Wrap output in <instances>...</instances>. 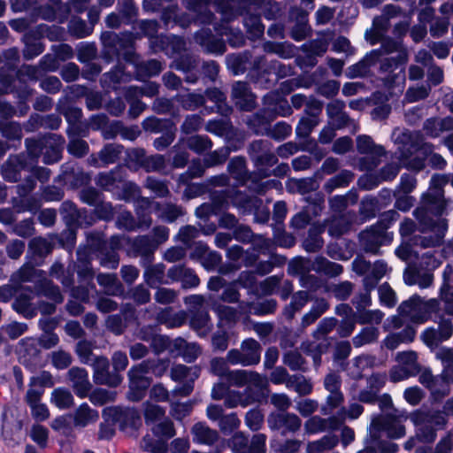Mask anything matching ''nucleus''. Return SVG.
Instances as JSON below:
<instances>
[{
    "label": "nucleus",
    "mask_w": 453,
    "mask_h": 453,
    "mask_svg": "<svg viewBox=\"0 0 453 453\" xmlns=\"http://www.w3.org/2000/svg\"><path fill=\"white\" fill-rule=\"evenodd\" d=\"M448 182L449 178L444 174L432 176L428 190L422 196L420 205L413 211L419 231L425 234L412 237L413 246L426 249L442 243L448 228L447 219L441 217L447 204L443 187Z\"/></svg>",
    "instance_id": "nucleus-1"
},
{
    "label": "nucleus",
    "mask_w": 453,
    "mask_h": 453,
    "mask_svg": "<svg viewBox=\"0 0 453 453\" xmlns=\"http://www.w3.org/2000/svg\"><path fill=\"white\" fill-rule=\"evenodd\" d=\"M136 37L132 32H123L115 35V57L118 64L115 65V82L120 80H129L131 75L125 73V66L120 64L123 58L126 62L133 64L137 75L148 78L158 75L164 69V63L157 59L139 61L134 51Z\"/></svg>",
    "instance_id": "nucleus-2"
},
{
    "label": "nucleus",
    "mask_w": 453,
    "mask_h": 453,
    "mask_svg": "<svg viewBox=\"0 0 453 453\" xmlns=\"http://www.w3.org/2000/svg\"><path fill=\"white\" fill-rule=\"evenodd\" d=\"M378 42L380 43V48L372 50L377 51V61L384 55L396 54L394 57L385 58L380 63V72L385 73L382 78L384 84L392 88L403 83L405 80L404 65L408 60V53L402 41L384 35Z\"/></svg>",
    "instance_id": "nucleus-3"
},
{
    "label": "nucleus",
    "mask_w": 453,
    "mask_h": 453,
    "mask_svg": "<svg viewBox=\"0 0 453 453\" xmlns=\"http://www.w3.org/2000/svg\"><path fill=\"white\" fill-rule=\"evenodd\" d=\"M391 137L397 146V158L403 167L415 172H419L425 168V158L418 156L413 157L418 151L419 144L422 142L421 131L395 128Z\"/></svg>",
    "instance_id": "nucleus-4"
},
{
    "label": "nucleus",
    "mask_w": 453,
    "mask_h": 453,
    "mask_svg": "<svg viewBox=\"0 0 453 453\" xmlns=\"http://www.w3.org/2000/svg\"><path fill=\"white\" fill-rule=\"evenodd\" d=\"M257 5L250 0H221L219 3V11L223 15V20L229 22L237 16H243V24L247 32L253 37L263 35L265 26L261 22L260 15L255 11Z\"/></svg>",
    "instance_id": "nucleus-5"
},
{
    "label": "nucleus",
    "mask_w": 453,
    "mask_h": 453,
    "mask_svg": "<svg viewBox=\"0 0 453 453\" xmlns=\"http://www.w3.org/2000/svg\"><path fill=\"white\" fill-rule=\"evenodd\" d=\"M247 154L252 162L255 171V179L268 178L267 167H273L278 163V157L273 151V143L265 139H257L250 142L247 146Z\"/></svg>",
    "instance_id": "nucleus-6"
},
{
    "label": "nucleus",
    "mask_w": 453,
    "mask_h": 453,
    "mask_svg": "<svg viewBox=\"0 0 453 453\" xmlns=\"http://www.w3.org/2000/svg\"><path fill=\"white\" fill-rule=\"evenodd\" d=\"M439 309V299L432 298L424 302L419 296L414 295L399 305L398 312L403 317H408L413 323L422 324L429 320L432 313L437 312Z\"/></svg>",
    "instance_id": "nucleus-7"
},
{
    "label": "nucleus",
    "mask_w": 453,
    "mask_h": 453,
    "mask_svg": "<svg viewBox=\"0 0 453 453\" xmlns=\"http://www.w3.org/2000/svg\"><path fill=\"white\" fill-rule=\"evenodd\" d=\"M184 303L188 306V315L190 327L199 335H206L212 329L213 325L205 298L201 295H191L184 298Z\"/></svg>",
    "instance_id": "nucleus-8"
},
{
    "label": "nucleus",
    "mask_w": 453,
    "mask_h": 453,
    "mask_svg": "<svg viewBox=\"0 0 453 453\" xmlns=\"http://www.w3.org/2000/svg\"><path fill=\"white\" fill-rule=\"evenodd\" d=\"M406 419L402 416L393 413L380 415L372 418L370 426V441L376 442L381 438V433H386L390 439H399L405 435L406 430L403 420Z\"/></svg>",
    "instance_id": "nucleus-9"
},
{
    "label": "nucleus",
    "mask_w": 453,
    "mask_h": 453,
    "mask_svg": "<svg viewBox=\"0 0 453 453\" xmlns=\"http://www.w3.org/2000/svg\"><path fill=\"white\" fill-rule=\"evenodd\" d=\"M262 350L263 347L258 341L247 338L241 342L240 348L227 351V359L231 365L256 366L261 361Z\"/></svg>",
    "instance_id": "nucleus-10"
},
{
    "label": "nucleus",
    "mask_w": 453,
    "mask_h": 453,
    "mask_svg": "<svg viewBox=\"0 0 453 453\" xmlns=\"http://www.w3.org/2000/svg\"><path fill=\"white\" fill-rule=\"evenodd\" d=\"M356 142L357 152L366 155V157H360L358 160V167L362 171H370L376 168L380 163V158L386 156L385 148L376 144L369 135H358Z\"/></svg>",
    "instance_id": "nucleus-11"
},
{
    "label": "nucleus",
    "mask_w": 453,
    "mask_h": 453,
    "mask_svg": "<svg viewBox=\"0 0 453 453\" xmlns=\"http://www.w3.org/2000/svg\"><path fill=\"white\" fill-rule=\"evenodd\" d=\"M387 272L388 265L385 261L377 260L374 262L372 273L363 279L364 291L358 293L352 299V303L357 311L372 304L371 292L377 287Z\"/></svg>",
    "instance_id": "nucleus-12"
},
{
    "label": "nucleus",
    "mask_w": 453,
    "mask_h": 453,
    "mask_svg": "<svg viewBox=\"0 0 453 453\" xmlns=\"http://www.w3.org/2000/svg\"><path fill=\"white\" fill-rule=\"evenodd\" d=\"M393 240L392 234L384 230V227L373 225L369 229L359 234V242L362 249L366 253L380 254V249L383 245L389 244Z\"/></svg>",
    "instance_id": "nucleus-13"
},
{
    "label": "nucleus",
    "mask_w": 453,
    "mask_h": 453,
    "mask_svg": "<svg viewBox=\"0 0 453 453\" xmlns=\"http://www.w3.org/2000/svg\"><path fill=\"white\" fill-rule=\"evenodd\" d=\"M453 334V323L450 318L439 317L438 328L428 327L420 335L422 342L431 349L449 340Z\"/></svg>",
    "instance_id": "nucleus-14"
},
{
    "label": "nucleus",
    "mask_w": 453,
    "mask_h": 453,
    "mask_svg": "<svg viewBox=\"0 0 453 453\" xmlns=\"http://www.w3.org/2000/svg\"><path fill=\"white\" fill-rule=\"evenodd\" d=\"M149 47L154 54L164 52L167 57L173 58L186 50V41L177 35H159L151 36Z\"/></svg>",
    "instance_id": "nucleus-15"
},
{
    "label": "nucleus",
    "mask_w": 453,
    "mask_h": 453,
    "mask_svg": "<svg viewBox=\"0 0 453 453\" xmlns=\"http://www.w3.org/2000/svg\"><path fill=\"white\" fill-rule=\"evenodd\" d=\"M184 75V81L196 84L200 79V58L191 53L180 54L170 65Z\"/></svg>",
    "instance_id": "nucleus-16"
},
{
    "label": "nucleus",
    "mask_w": 453,
    "mask_h": 453,
    "mask_svg": "<svg viewBox=\"0 0 453 453\" xmlns=\"http://www.w3.org/2000/svg\"><path fill=\"white\" fill-rule=\"evenodd\" d=\"M229 441L234 453H265L266 435L264 434H254L249 443L242 432H236Z\"/></svg>",
    "instance_id": "nucleus-17"
},
{
    "label": "nucleus",
    "mask_w": 453,
    "mask_h": 453,
    "mask_svg": "<svg viewBox=\"0 0 453 453\" xmlns=\"http://www.w3.org/2000/svg\"><path fill=\"white\" fill-rule=\"evenodd\" d=\"M270 429L280 431L282 435L295 434L300 430L301 418L295 413L288 411L272 412L267 418Z\"/></svg>",
    "instance_id": "nucleus-18"
},
{
    "label": "nucleus",
    "mask_w": 453,
    "mask_h": 453,
    "mask_svg": "<svg viewBox=\"0 0 453 453\" xmlns=\"http://www.w3.org/2000/svg\"><path fill=\"white\" fill-rule=\"evenodd\" d=\"M256 95L247 81H234L231 86V99L237 109L251 111L257 107Z\"/></svg>",
    "instance_id": "nucleus-19"
},
{
    "label": "nucleus",
    "mask_w": 453,
    "mask_h": 453,
    "mask_svg": "<svg viewBox=\"0 0 453 453\" xmlns=\"http://www.w3.org/2000/svg\"><path fill=\"white\" fill-rule=\"evenodd\" d=\"M194 41L207 54L223 55L226 50L224 40L217 37L210 28L203 27L196 31Z\"/></svg>",
    "instance_id": "nucleus-20"
},
{
    "label": "nucleus",
    "mask_w": 453,
    "mask_h": 453,
    "mask_svg": "<svg viewBox=\"0 0 453 453\" xmlns=\"http://www.w3.org/2000/svg\"><path fill=\"white\" fill-rule=\"evenodd\" d=\"M228 386L242 388L247 384H252L256 388H263L266 381L265 379L257 372L250 370H229L225 378Z\"/></svg>",
    "instance_id": "nucleus-21"
},
{
    "label": "nucleus",
    "mask_w": 453,
    "mask_h": 453,
    "mask_svg": "<svg viewBox=\"0 0 453 453\" xmlns=\"http://www.w3.org/2000/svg\"><path fill=\"white\" fill-rule=\"evenodd\" d=\"M410 419L414 425H430L438 430L444 429L448 423L445 413L434 409L417 410L411 413Z\"/></svg>",
    "instance_id": "nucleus-22"
},
{
    "label": "nucleus",
    "mask_w": 453,
    "mask_h": 453,
    "mask_svg": "<svg viewBox=\"0 0 453 453\" xmlns=\"http://www.w3.org/2000/svg\"><path fill=\"white\" fill-rule=\"evenodd\" d=\"M345 102L334 99L326 104L328 124L337 129H343L354 124V120L345 111Z\"/></svg>",
    "instance_id": "nucleus-23"
},
{
    "label": "nucleus",
    "mask_w": 453,
    "mask_h": 453,
    "mask_svg": "<svg viewBox=\"0 0 453 453\" xmlns=\"http://www.w3.org/2000/svg\"><path fill=\"white\" fill-rule=\"evenodd\" d=\"M27 167V156L24 153L10 155L2 165L3 178L10 182H17L21 178V172Z\"/></svg>",
    "instance_id": "nucleus-24"
},
{
    "label": "nucleus",
    "mask_w": 453,
    "mask_h": 453,
    "mask_svg": "<svg viewBox=\"0 0 453 453\" xmlns=\"http://www.w3.org/2000/svg\"><path fill=\"white\" fill-rule=\"evenodd\" d=\"M15 288L18 291L23 289L26 292L20 293L16 296L12 305V309L26 319H33L37 314V308L32 303L33 299L37 296L35 289L31 288Z\"/></svg>",
    "instance_id": "nucleus-25"
},
{
    "label": "nucleus",
    "mask_w": 453,
    "mask_h": 453,
    "mask_svg": "<svg viewBox=\"0 0 453 453\" xmlns=\"http://www.w3.org/2000/svg\"><path fill=\"white\" fill-rule=\"evenodd\" d=\"M52 250V243L46 238L42 236L34 237L28 242L26 260L34 261V265H42L45 257L51 253Z\"/></svg>",
    "instance_id": "nucleus-26"
},
{
    "label": "nucleus",
    "mask_w": 453,
    "mask_h": 453,
    "mask_svg": "<svg viewBox=\"0 0 453 453\" xmlns=\"http://www.w3.org/2000/svg\"><path fill=\"white\" fill-rule=\"evenodd\" d=\"M34 261L26 260L23 265L11 276L10 281L12 286L17 287L24 282H31L35 284L36 288L37 282L44 277L46 274L44 271L36 269V265H34Z\"/></svg>",
    "instance_id": "nucleus-27"
},
{
    "label": "nucleus",
    "mask_w": 453,
    "mask_h": 453,
    "mask_svg": "<svg viewBox=\"0 0 453 453\" xmlns=\"http://www.w3.org/2000/svg\"><path fill=\"white\" fill-rule=\"evenodd\" d=\"M166 276L171 281H180L183 288H194L200 284V279L196 272L185 265L172 266L168 269Z\"/></svg>",
    "instance_id": "nucleus-28"
},
{
    "label": "nucleus",
    "mask_w": 453,
    "mask_h": 453,
    "mask_svg": "<svg viewBox=\"0 0 453 453\" xmlns=\"http://www.w3.org/2000/svg\"><path fill=\"white\" fill-rule=\"evenodd\" d=\"M130 248L135 257H141V264L152 263L157 243L150 235H139L130 242Z\"/></svg>",
    "instance_id": "nucleus-29"
},
{
    "label": "nucleus",
    "mask_w": 453,
    "mask_h": 453,
    "mask_svg": "<svg viewBox=\"0 0 453 453\" xmlns=\"http://www.w3.org/2000/svg\"><path fill=\"white\" fill-rule=\"evenodd\" d=\"M289 18L295 22L290 30V36L296 42L304 40L311 32L308 24V12L302 8H293L290 11Z\"/></svg>",
    "instance_id": "nucleus-30"
},
{
    "label": "nucleus",
    "mask_w": 453,
    "mask_h": 453,
    "mask_svg": "<svg viewBox=\"0 0 453 453\" xmlns=\"http://www.w3.org/2000/svg\"><path fill=\"white\" fill-rule=\"evenodd\" d=\"M64 144L65 139L61 135L56 134L44 135L43 163L51 165L60 160Z\"/></svg>",
    "instance_id": "nucleus-31"
},
{
    "label": "nucleus",
    "mask_w": 453,
    "mask_h": 453,
    "mask_svg": "<svg viewBox=\"0 0 453 453\" xmlns=\"http://www.w3.org/2000/svg\"><path fill=\"white\" fill-rule=\"evenodd\" d=\"M80 197L83 203L90 206H95L100 218L108 219L111 217L112 211L111 204H104L102 195L96 188H83L80 193Z\"/></svg>",
    "instance_id": "nucleus-32"
},
{
    "label": "nucleus",
    "mask_w": 453,
    "mask_h": 453,
    "mask_svg": "<svg viewBox=\"0 0 453 453\" xmlns=\"http://www.w3.org/2000/svg\"><path fill=\"white\" fill-rule=\"evenodd\" d=\"M227 172L241 186L246 185L250 180L256 181L258 179L254 178L253 173H250L247 168V161L243 156L232 157L227 164Z\"/></svg>",
    "instance_id": "nucleus-33"
},
{
    "label": "nucleus",
    "mask_w": 453,
    "mask_h": 453,
    "mask_svg": "<svg viewBox=\"0 0 453 453\" xmlns=\"http://www.w3.org/2000/svg\"><path fill=\"white\" fill-rule=\"evenodd\" d=\"M68 378L75 395L81 399L86 398L91 389L88 372L84 368L73 367L68 371Z\"/></svg>",
    "instance_id": "nucleus-34"
},
{
    "label": "nucleus",
    "mask_w": 453,
    "mask_h": 453,
    "mask_svg": "<svg viewBox=\"0 0 453 453\" xmlns=\"http://www.w3.org/2000/svg\"><path fill=\"white\" fill-rule=\"evenodd\" d=\"M261 204H263V201L260 198L250 196L233 187L232 205L237 208L240 213L243 215L251 214Z\"/></svg>",
    "instance_id": "nucleus-35"
},
{
    "label": "nucleus",
    "mask_w": 453,
    "mask_h": 453,
    "mask_svg": "<svg viewBox=\"0 0 453 453\" xmlns=\"http://www.w3.org/2000/svg\"><path fill=\"white\" fill-rule=\"evenodd\" d=\"M272 121L273 118L262 109L247 116L244 119L245 125L252 134L262 136H266L268 134Z\"/></svg>",
    "instance_id": "nucleus-36"
},
{
    "label": "nucleus",
    "mask_w": 453,
    "mask_h": 453,
    "mask_svg": "<svg viewBox=\"0 0 453 453\" xmlns=\"http://www.w3.org/2000/svg\"><path fill=\"white\" fill-rule=\"evenodd\" d=\"M144 267V282L151 288L169 283L165 278V265L163 263L152 265L151 263L142 264Z\"/></svg>",
    "instance_id": "nucleus-37"
},
{
    "label": "nucleus",
    "mask_w": 453,
    "mask_h": 453,
    "mask_svg": "<svg viewBox=\"0 0 453 453\" xmlns=\"http://www.w3.org/2000/svg\"><path fill=\"white\" fill-rule=\"evenodd\" d=\"M146 153L143 149L135 148L125 150L121 145H115V162L123 160L128 168H136L138 165H143Z\"/></svg>",
    "instance_id": "nucleus-38"
},
{
    "label": "nucleus",
    "mask_w": 453,
    "mask_h": 453,
    "mask_svg": "<svg viewBox=\"0 0 453 453\" xmlns=\"http://www.w3.org/2000/svg\"><path fill=\"white\" fill-rule=\"evenodd\" d=\"M193 441L196 444L212 446L219 439L217 430L210 427L205 422H197L191 427Z\"/></svg>",
    "instance_id": "nucleus-39"
},
{
    "label": "nucleus",
    "mask_w": 453,
    "mask_h": 453,
    "mask_svg": "<svg viewBox=\"0 0 453 453\" xmlns=\"http://www.w3.org/2000/svg\"><path fill=\"white\" fill-rule=\"evenodd\" d=\"M115 423H119V429L125 431L127 428L137 429L142 421L135 409L115 406Z\"/></svg>",
    "instance_id": "nucleus-40"
},
{
    "label": "nucleus",
    "mask_w": 453,
    "mask_h": 453,
    "mask_svg": "<svg viewBox=\"0 0 453 453\" xmlns=\"http://www.w3.org/2000/svg\"><path fill=\"white\" fill-rule=\"evenodd\" d=\"M77 274L81 284H89L93 280V271L90 265L89 250L84 247H79L77 250Z\"/></svg>",
    "instance_id": "nucleus-41"
},
{
    "label": "nucleus",
    "mask_w": 453,
    "mask_h": 453,
    "mask_svg": "<svg viewBox=\"0 0 453 453\" xmlns=\"http://www.w3.org/2000/svg\"><path fill=\"white\" fill-rule=\"evenodd\" d=\"M13 77L11 74H3L0 72V95L15 93L20 101H27L33 94V89L27 84L22 83L19 88L12 86Z\"/></svg>",
    "instance_id": "nucleus-42"
},
{
    "label": "nucleus",
    "mask_w": 453,
    "mask_h": 453,
    "mask_svg": "<svg viewBox=\"0 0 453 453\" xmlns=\"http://www.w3.org/2000/svg\"><path fill=\"white\" fill-rule=\"evenodd\" d=\"M128 374L130 378V389L135 391L133 400L139 401L142 397L144 391L150 387L151 379L147 376V373L140 371V365L130 370Z\"/></svg>",
    "instance_id": "nucleus-43"
},
{
    "label": "nucleus",
    "mask_w": 453,
    "mask_h": 453,
    "mask_svg": "<svg viewBox=\"0 0 453 453\" xmlns=\"http://www.w3.org/2000/svg\"><path fill=\"white\" fill-rule=\"evenodd\" d=\"M277 306V301L274 299H265L260 302H242L239 305L243 312L257 316L273 314Z\"/></svg>",
    "instance_id": "nucleus-44"
},
{
    "label": "nucleus",
    "mask_w": 453,
    "mask_h": 453,
    "mask_svg": "<svg viewBox=\"0 0 453 453\" xmlns=\"http://www.w3.org/2000/svg\"><path fill=\"white\" fill-rule=\"evenodd\" d=\"M452 120L449 116L445 118H429L423 124V131L431 138H437L444 132L452 131Z\"/></svg>",
    "instance_id": "nucleus-45"
},
{
    "label": "nucleus",
    "mask_w": 453,
    "mask_h": 453,
    "mask_svg": "<svg viewBox=\"0 0 453 453\" xmlns=\"http://www.w3.org/2000/svg\"><path fill=\"white\" fill-rule=\"evenodd\" d=\"M403 280L407 285L418 284L421 288H426L433 284L434 274L431 272L409 266L403 273Z\"/></svg>",
    "instance_id": "nucleus-46"
},
{
    "label": "nucleus",
    "mask_w": 453,
    "mask_h": 453,
    "mask_svg": "<svg viewBox=\"0 0 453 453\" xmlns=\"http://www.w3.org/2000/svg\"><path fill=\"white\" fill-rule=\"evenodd\" d=\"M325 231L323 225H313L310 227L307 236L303 241V248L309 253L319 252L324 246V240L321 236Z\"/></svg>",
    "instance_id": "nucleus-47"
},
{
    "label": "nucleus",
    "mask_w": 453,
    "mask_h": 453,
    "mask_svg": "<svg viewBox=\"0 0 453 453\" xmlns=\"http://www.w3.org/2000/svg\"><path fill=\"white\" fill-rule=\"evenodd\" d=\"M311 268L316 273L329 278L338 277L343 273V266L342 265L330 261L323 256H317L315 257Z\"/></svg>",
    "instance_id": "nucleus-48"
},
{
    "label": "nucleus",
    "mask_w": 453,
    "mask_h": 453,
    "mask_svg": "<svg viewBox=\"0 0 453 453\" xmlns=\"http://www.w3.org/2000/svg\"><path fill=\"white\" fill-rule=\"evenodd\" d=\"M376 53L377 51H370L359 62L349 66L346 70V76L349 79L366 76L371 66L378 62Z\"/></svg>",
    "instance_id": "nucleus-49"
},
{
    "label": "nucleus",
    "mask_w": 453,
    "mask_h": 453,
    "mask_svg": "<svg viewBox=\"0 0 453 453\" xmlns=\"http://www.w3.org/2000/svg\"><path fill=\"white\" fill-rule=\"evenodd\" d=\"M252 54L249 50L239 53L228 54L226 57V64L229 71L234 75L244 73L250 63Z\"/></svg>",
    "instance_id": "nucleus-50"
},
{
    "label": "nucleus",
    "mask_w": 453,
    "mask_h": 453,
    "mask_svg": "<svg viewBox=\"0 0 453 453\" xmlns=\"http://www.w3.org/2000/svg\"><path fill=\"white\" fill-rule=\"evenodd\" d=\"M94 369L93 379L96 384L111 386L113 376L109 372V362L107 358L97 357L90 364Z\"/></svg>",
    "instance_id": "nucleus-51"
},
{
    "label": "nucleus",
    "mask_w": 453,
    "mask_h": 453,
    "mask_svg": "<svg viewBox=\"0 0 453 453\" xmlns=\"http://www.w3.org/2000/svg\"><path fill=\"white\" fill-rule=\"evenodd\" d=\"M310 300L311 298L308 291L300 290L294 293L291 296V302L283 309L284 317L288 320L293 319L295 314L300 311Z\"/></svg>",
    "instance_id": "nucleus-52"
},
{
    "label": "nucleus",
    "mask_w": 453,
    "mask_h": 453,
    "mask_svg": "<svg viewBox=\"0 0 453 453\" xmlns=\"http://www.w3.org/2000/svg\"><path fill=\"white\" fill-rule=\"evenodd\" d=\"M35 289L37 296H43L56 303H60L64 300L59 288L54 285L50 280L47 279L46 274L37 282Z\"/></svg>",
    "instance_id": "nucleus-53"
},
{
    "label": "nucleus",
    "mask_w": 453,
    "mask_h": 453,
    "mask_svg": "<svg viewBox=\"0 0 453 453\" xmlns=\"http://www.w3.org/2000/svg\"><path fill=\"white\" fill-rule=\"evenodd\" d=\"M329 307L330 305L326 299L323 297L315 298L310 311L303 316L301 326L307 327L313 324L329 309Z\"/></svg>",
    "instance_id": "nucleus-54"
},
{
    "label": "nucleus",
    "mask_w": 453,
    "mask_h": 453,
    "mask_svg": "<svg viewBox=\"0 0 453 453\" xmlns=\"http://www.w3.org/2000/svg\"><path fill=\"white\" fill-rule=\"evenodd\" d=\"M390 26V20L381 13L380 16H376L373 19V30L371 32L366 31L365 36L370 41L371 44H376L378 43V40H380L382 35H386Z\"/></svg>",
    "instance_id": "nucleus-55"
},
{
    "label": "nucleus",
    "mask_w": 453,
    "mask_h": 453,
    "mask_svg": "<svg viewBox=\"0 0 453 453\" xmlns=\"http://www.w3.org/2000/svg\"><path fill=\"white\" fill-rule=\"evenodd\" d=\"M217 33L226 37L228 44L233 48L242 47L246 42V37L239 28H233L228 26H215Z\"/></svg>",
    "instance_id": "nucleus-56"
},
{
    "label": "nucleus",
    "mask_w": 453,
    "mask_h": 453,
    "mask_svg": "<svg viewBox=\"0 0 453 453\" xmlns=\"http://www.w3.org/2000/svg\"><path fill=\"white\" fill-rule=\"evenodd\" d=\"M98 418V412L89 407L86 403H81L73 413L75 426L85 427Z\"/></svg>",
    "instance_id": "nucleus-57"
},
{
    "label": "nucleus",
    "mask_w": 453,
    "mask_h": 453,
    "mask_svg": "<svg viewBox=\"0 0 453 453\" xmlns=\"http://www.w3.org/2000/svg\"><path fill=\"white\" fill-rule=\"evenodd\" d=\"M339 443V438L335 434H326L324 435L319 440L310 441L307 444V452L308 453H325L327 452L334 448H335Z\"/></svg>",
    "instance_id": "nucleus-58"
},
{
    "label": "nucleus",
    "mask_w": 453,
    "mask_h": 453,
    "mask_svg": "<svg viewBox=\"0 0 453 453\" xmlns=\"http://www.w3.org/2000/svg\"><path fill=\"white\" fill-rule=\"evenodd\" d=\"M122 94L125 100L129 104L128 116L131 119H136L142 111L146 110V104L137 96V90L122 88Z\"/></svg>",
    "instance_id": "nucleus-59"
},
{
    "label": "nucleus",
    "mask_w": 453,
    "mask_h": 453,
    "mask_svg": "<svg viewBox=\"0 0 453 453\" xmlns=\"http://www.w3.org/2000/svg\"><path fill=\"white\" fill-rule=\"evenodd\" d=\"M204 97L206 96L210 101L215 104L216 111L222 116H227L232 112V108L226 103V96L218 88H207L204 92Z\"/></svg>",
    "instance_id": "nucleus-60"
},
{
    "label": "nucleus",
    "mask_w": 453,
    "mask_h": 453,
    "mask_svg": "<svg viewBox=\"0 0 453 453\" xmlns=\"http://www.w3.org/2000/svg\"><path fill=\"white\" fill-rule=\"evenodd\" d=\"M208 168L209 167L204 164L203 158L193 159L188 170L179 175L178 182L181 184H188L192 179L203 176L206 169Z\"/></svg>",
    "instance_id": "nucleus-61"
},
{
    "label": "nucleus",
    "mask_w": 453,
    "mask_h": 453,
    "mask_svg": "<svg viewBox=\"0 0 453 453\" xmlns=\"http://www.w3.org/2000/svg\"><path fill=\"white\" fill-rule=\"evenodd\" d=\"M170 360L168 358L147 359L141 363L140 371L149 374L152 373L156 377L163 376L169 367Z\"/></svg>",
    "instance_id": "nucleus-62"
},
{
    "label": "nucleus",
    "mask_w": 453,
    "mask_h": 453,
    "mask_svg": "<svg viewBox=\"0 0 453 453\" xmlns=\"http://www.w3.org/2000/svg\"><path fill=\"white\" fill-rule=\"evenodd\" d=\"M282 362L291 371H299L303 372H306L308 371L307 361L296 349L285 352L282 357Z\"/></svg>",
    "instance_id": "nucleus-63"
},
{
    "label": "nucleus",
    "mask_w": 453,
    "mask_h": 453,
    "mask_svg": "<svg viewBox=\"0 0 453 453\" xmlns=\"http://www.w3.org/2000/svg\"><path fill=\"white\" fill-rule=\"evenodd\" d=\"M60 213L63 219L68 226L82 225L83 211L78 210L77 206L71 201H65L60 207Z\"/></svg>",
    "instance_id": "nucleus-64"
}]
</instances>
